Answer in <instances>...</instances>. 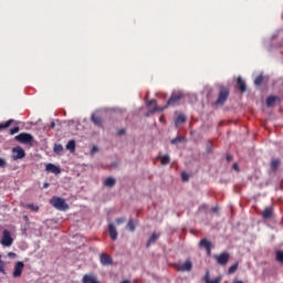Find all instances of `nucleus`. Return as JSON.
<instances>
[{"instance_id": "obj_1", "label": "nucleus", "mask_w": 283, "mask_h": 283, "mask_svg": "<svg viewBox=\"0 0 283 283\" xmlns=\"http://www.w3.org/2000/svg\"><path fill=\"white\" fill-rule=\"evenodd\" d=\"M50 203L59 211H66L67 209H70V206L65 202V199L61 197H53L50 200Z\"/></svg>"}, {"instance_id": "obj_2", "label": "nucleus", "mask_w": 283, "mask_h": 283, "mask_svg": "<svg viewBox=\"0 0 283 283\" xmlns=\"http://www.w3.org/2000/svg\"><path fill=\"white\" fill-rule=\"evenodd\" d=\"M230 95V90L226 86H220L219 96L214 102V105L223 106Z\"/></svg>"}, {"instance_id": "obj_3", "label": "nucleus", "mask_w": 283, "mask_h": 283, "mask_svg": "<svg viewBox=\"0 0 283 283\" xmlns=\"http://www.w3.org/2000/svg\"><path fill=\"white\" fill-rule=\"evenodd\" d=\"M14 140L20 143V144H23V145L32 146V144L34 142V137L30 133H20L19 135H17L14 137Z\"/></svg>"}, {"instance_id": "obj_4", "label": "nucleus", "mask_w": 283, "mask_h": 283, "mask_svg": "<svg viewBox=\"0 0 283 283\" xmlns=\"http://www.w3.org/2000/svg\"><path fill=\"white\" fill-rule=\"evenodd\" d=\"M12 159L14 161L24 159L27 157L25 150L21 146H15L12 148Z\"/></svg>"}, {"instance_id": "obj_5", "label": "nucleus", "mask_w": 283, "mask_h": 283, "mask_svg": "<svg viewBox=\"0 0 283 283\" xmlns=\"http://www.w3.org/2000/svg\"><path fill=\"white\" fill-rule=\"evenodd\" d=\"M175 269L179 272H190L192 270V262L187 259L184 263H175Z\"/></svg>"}, {"instance_id": "obj_6", "label": "nucleus", "mask_w": 283, "mask_h": 283, "mask_svg": "<svg viewBox=\"0 0 283 283\" xmlns=\"http://www.w3.org/2000/svg\"><path fill=\"white\" fill-rule=\"evenodd\" d=\"M24 268H25V263L23 261H17L12 272L13 279L21 277L23 274Z\"/></svg>"}, {"instance_id": "obj_7", "label": "nucleus", "mask_w": 283, "mask_h": 283, "mask_svg": "<svg viewBox=\"0 0 283 283\" xmlns=\"http://www.w3.org/2000/svg\"><path fill=\"white\" fill-rule=\"evenodd\" d=\"M1 244L3 247H11L13 244V238L11 235V231L8 229L3 230L2 239H1Z\"/></svg>"}, {"instance_id": "obj_8", "label": "nucleus", "mask_w": 283, "mask_h": 283, "mask_svg": "<svg viewBox=\"0 0 283 283\" xmlns=\"http://www.w3.org/2000/svg\"><path fill=\"white\" fill-rule=\"evenodd\" d=\"M99 262L104 266H109L114 264V259L112 258V255L104 252V253H101L99 255Z\"/></svg>"}, {"instance_id": "obj_9", "label": "nucleus", "mask_w": 283, "mask_h": 283, "mask_svg": "<svg viewBox=\"0 0 283 283\" xmlns=\"http://www.w3.org/2000/svg\"><path fill=\"white\" fill-rule=\"evenodd\" d=\"M182 98L181 93H172L167 102V106H176Z\"/></svg>"}, {"instance_id": "obj_10", "label": "nucleus", "mask_w": 283, "mask_h": 283, "mask_svg": "<svg viewBox=\"0 0 283 283\" xmlns=\"http://www.w3.org/2000/svg\"><path fill=\"white\" fill-rule=\"evenodd\" d=\"M82 283H101L95 273H86L82 277Z\"/></svg>"}, {"instance_id": "obj_11", "label": "nucleus", "mask_w": 283, "mask_h": 283, "mask_svg": "<svg viewBox=\"0 0 283 283\" xmlns=\"http://www.w3.org/2000/svg\"><path fill=\"white\" fill-rule=\"evenodd\" d=\"M199 247L206 249L208 256L211 255L212 243L210 240H208L206 238L201 239L199 242Z\"/></svg>"}, {"instance_id": "obj_12", "label": "nucleus", "mask_w": 283, "mask_h": 283, "mask_svg": "<svg viewBox=\"0 0 283 283\" xmlns=\"http://www.w3.org/2000/svg\"><path fill=\"white\" fill-rule=\"evenodd\" d=\"M214 259L218 261V263L220 265H226L228 263L229 259H230V255H229V253L223 252L219 255H216Z\"/></svg>"}, {"instance_id": "obj_13", "label": "nucleus", "mask_w": 283, "mask_h": 283, "mask_svg": "<svg viewBox=\"0 0 283 283\" xmlns=\"http://www.w3.org/2000/svg\"><path fill=\"white\" fill-rule=\"evenodd\" d=\"M108 232L113 241L118 240V231L116 230V226H114V223L108 224Z\"/></svg>"}, {"instance_id": "obj_14", "label": "nucleus", "mask_w": 283, "mask_h": 283, "mask_svg": "<svg viewBox=\"0 0 283 283\" xmlns=\"http://www.w3.org/2000/svg\"><path fill=\"white\" fill-rule=\"evenodd\" d=\"M45 170L54 175H60L61 172V168L54 164H46Z\"/></svg>"}, {"instance_id": "obj_15", "label": "nucleus", "mask_w": 283, "mask_h": 283, "mask_svg": "<svg viewBox=\"0 0 283 283\" xmlns=\"http://www.w3.org/2000/svg\"><path fill=\"white\" fill-rule=\"evenodd\" d=\"M116 186V178L108 177L104 180V187L106 188H114Z\"/></svg>"}, {"instance_id": "obj_16", "label": "nucleus", "mask_w": 283, "mask_h": 283, "mask_svg": "<svg viewBox=\"0 0 283 283\" xmlns=\"http://www.w3.org/2000/svg\"><path fill=\"white\" fill-rule=\"evenodd\" d=\"M91 122L96 126H103V119L96 114H92Z\"/></svg>"}, {"instance_id": "obj_17", "label": "nucleus", "mask_w": 283, "mask_h": 283, "mask_svg": "<svg viewBox=\"0 0 283 283\" xmlns=\"http://www.w3.org/2000/svg\"><path fill=\"white\" fill-rule=\"evenodd\" d=\"M205 282L206 283H220L221 282V276H217L216 279L210 280L209 271H207V273L205 275Z\"/></svg>"}, {"instance_id": "obj_18", "label": "nucleus", "mask_w": 283, "mask_h": 283, "mask_svg": "<svg viewBox=\"0 0 283 283\" xmlns=\"http://www.w3.org/2000/svg\"><path fill=\"white\" fill-rule=\"evenodd\" d=\"M159 237H160L159 233L154 232L151 234V237L149 238V240H148V242L146 244V248L148 249L151 244H154L158 240Z\"/></svg>"}, {"instance_id": "obj_19", "label": "nucleus", "mask_w": 283, "mask_h": 283, "mask_svg": "<svg viewBox=\"0 0 283 283\" xmlns=\"http://www.w3.org/2000/svg\"><path fill=\"white\" fill-rule=\"evenodd\" d=\"M238 87H239V91L241 93H245L247 92V84L244 83L242 77H238Z\"/></svg>"}, {"instance_id": "obj_20", "label": "nucleus", "mask_w": 283, "mask_h": 283, "mask_svg": "<svg viewBox=\"0 0 283 283\" xmlns=\"http://www.w3.org/2000/svg\"><path fill=\"white\" fill-rule=\"evenodd\" d=\"M13 123L14 119H8L6 123H0V132L10 128Z\"/></svg>"}, {"instance_id": "obj_21", "label": "nucleus", "mask_w": 283, "mask_h": 283, "mask_svg": "<svg viewBox=\"0 0 283 283\" xmlns=\"http://www.w3.org/2000/svg\"><path fill=\"white\" fill-rule=\"evenodd\" d=\"M280 166H281V160L279 158H273L271 161V169L273 171H276Z\"/></svg>"}, {"instance_id": "obj_22", "label": "nucleus", "mask_w": 283, "mask_h": 283, "mask_svg": "<svg viewBox=\"0 0 283 283\" xmlns=\"http://www.w3.org/2000/svg\"><path fill=\"white\" fill-rule=\"evenodd\" d=\"M272 214H273V209L268 207L264 209L262 217L263 219H271Z\"/></svg>"}, {"instance_id": "obj_23", "label": "nucleus", "mask_w": 283, "mask_h": 283, "mask_svg": "<svg viewBox=\"0 0 283 283\" xmlns=\"http://www.w3.org/2000/svg\"><path fill=\"white\" fill-rule=\"evenodd\" d=\"M147 106H154V108L150 111V114L158 112L156 99L148 101Z\"/></svg>"}, {"instance_id": "obj_24", "label": "nucleus", "mask_w": 283, "mask_h": 283, "mask_svg": "<svg viewBox=\"0 0 283 283\" xmlns=\"http://www.w3.org/2000/svg\"><path fill=\"white\" fill-rule=\"evenodd\" d=\"M66 149L70 151H74L76 149V142L74 139L69 140L66 144Z\"/></svg>"}, {"instance_id": "obj_25", "label": "nucleus", "mask_w": 283, "mask_h": 283, "mask_svg": "<svg viewBox=\"0 0 283 283\" xmlns=\"http://www.w3.org/2000/svg\"><path fill=\"white\" fill-rule=\"evenodd\" d=\"M277 101V97L276 96H269L266 98V106L268 107H272Z\"/></svg>"}, {"instance_id": "obj_26", "label": "nucleus", "mask_w": 283, "mask_h": 283, "mask_svg": "<svg viewBox=\"0 0 283 283\" xmlns=\"http://www.w3.org/2000/svg\"><path fill=\"white\" fill-rule=\"evenodd\" d=\"M24 208L30 209L31 211H34V212H39L40 211V207L34 205V203H27L24 206Z\"/></svg>"}, {"instance_id": "obj_27", "label": "nucleus", "mask_w": 283, "mask_h": 283, "mask_svg": "<svg viewBox=\"0 0 283 283\" xmlns=\"http://www.w3.org/2000/svg\"><path fill=\"white\" fill-rule=\"evenodd\" d=\"M0 273L6 275L7 271H6V262L2 260V254H0Z\"/></svg>"}, {"instance_id": "obj_28", "label": "nucleus", "mask_w": 283, "mask_h": 283, "mask_svg": "<svg viewBox=\"0 0 283 283\" xmlns=\"http://www.w3.org/2000/svg\"><path fill=\"white\" fill-rule=\"evenodd\" d=\"M126 230H128L129 232H134L135 231V223L133 219H129L127 226H126Z\"/></svg>"}, {"instance_id": "obj_29", "label": "nucleus", "mask_w": 283, "mask_h": 283, "mask_svg": "<svg viewBox=\"0 0 283 283\" xmlns=\"http://www.w3.org/2000/svg\"><path fill=\"white\" fill-rule=\"evenodd\" d=\"M53 150L55 154H61L63 153V145L61 144H55L54 147H53Z\"/></svg>"}, {"instance_id": "obj_30", "label": "nucleus", "mask_w": 283, "mask_h": 283, "mask_svg": "<svg viewBox=\"0 0 283 283\" xmlns=\"http://www.w3.org/2000/svg\"><path fill=\"white\" fill-rule=\"evenodd\" d=\"M186 122V116L184 114L178 115V117L176 118V124H184Z\"/></svg>"}, {"instance_id": "obj_31", "label": "nucleus", "mask_w": 283, "mask_h": 283, "mask_svg": "<svg viewBox=\"0 0 283 283\" xmlns=\"http://www.w3.org/2000/svg\"><path fill=\"white\" fill-rule=\"evenodd\" d=\"M238 270V263H234L232 264L229 270H228V274L231 275V274H234Z\"/></svg>"}, {"instance_id": "obj_32", "label": "nucleus", "mask_w": 283, "mask_h": 283, "mask_svg": "<svg viewBox=\"0 0 283 283\" xmlns=\"http://www.w3.org/2000/svg\"><path fill=\"white\" fill-rule=\"evenodd\" d=\"M169 163H170L169 155H164L161 158V165L167 166V165H169Z\"/></svg>"}, {"instance_id": "obj_33", "label": "nucleus", "mask_w": 283, "mask_h": 283, "mask_svg": "<svg viewBox=\"0 0 283 283\" xmlns=\"http://www.w3.org/2000/svg\"><path fill=\"white\" fill-rule=\"evenodd\" d=\"M276 261L283 264V251L282 250L276 251Z\"/></svg>"}, {"instance_id": "obj_34", "label": "nucleus", "mask_w": 283, "mask_h": 283, "mask_svg": "<svg viewBox=\"0 0 283 283\" xmlns=\"http://www.w3.org/2000/svg\"><path fill=\"white\" fill-rule=\"evenodd\" d=\"M263 80H264L263 75H259V76L254 80V84H255L256 86H260V85H262Z\"/></svg>"}, {"instance_id": "obj_35", "label": "nucleus", "mask_w": 283, "mask_h": 283, "mask_svg": "<svg viewBox=\"0 0 283 283\" xmlns=\"http://www.w3.org/2000/svg\"><path fill=\"white\" fill-rule=\"evenodd\" d=\"M20 133V126H14L10 129V135L13 136L15 134Z\"/></svg>"}, {"instance_id": "obj_36", "label": "nucleus", "mask_w": 283, "mask_h": 283, "mask_svg": "<svg viewBox=\"0 0 283 283\" xmlns=\"http://www.w3.org/2000/svg\"><path fill=\"white\" fill-rule=\"evenodd\" d=\"M182 142V137L181 136H177L175 138L171 139V145H176L178 143Z\"/></svg>"}, {"instance_id": "obj_37", "label": "nucleus", "mask_w": 283, "mask_h": 283, "mask_svg": "<svg viewBox=\"0 0 283 283\" xmlns=\"http://www.w3.org/2000/svg\"><path fill=\"white\" fill-rule=\"evenodd\" d=\"M7 166H8L7 160L0 157V168H6Z\"/></svg>"}, {"instance_id": "obj_38", "label": "nucleus", "mask_w": 283, "mask_h": 283, "mask_svg": "<svg viewBox=\"0 0 283 283\" xmlns=\"http://www.w3.org/2000/svg\"><path fill=\"white\" fill-rule=\"evenodd\" d=\"M125 220H126V218L119 217V218L116 219V223H117L118 226H120V224H123V223L125 222Z\"/></svg>"}, {"instance_id": "obj_39", "label": "nucleus", "mask_w": 283, "mask_h": 283, "mask_svg": "<svg viewBox=\"0 0 283 283\" xmlns=\"http://www.w3.org/2000/svg\"><path fill=\"white\" fill-rule=\"evenodd\" d=\"M181 178H182L184 181H188L189 180V176L187 174H185V172H182Z\"/></svg>"}, {"instance_id": "obj_40", "label": "nucleus", "mask_w": 283, "mask_h": 283, "mask_svg": "<svg viewBox=\"0 0 283 283\" xmlns=\"http://www.w3.org/2000/svg\"><path fill=\"white\" fill-rule=\"evenodd\" d=\"M125 133H126V129H125V128H122V129H119V130L117 132L118 136H123V135H125Z\"/></svg>"}, {"instance_id": "obj_41", "label": "nucleus", "mask_w": 283, "mask_h": 283, "mask_svg": "<svg viewBox=\"0 0 283 283\" xmlns=\"http://www.w3.org/2000/svg\"><path fill=\"white\" fill-rule=\"evenodd\" d=\"M94 153H98V146H94V147L92 148V154H94Z\"/></svg>"}, {"instance_id": "obj_42", "label": "nucleus", "mask_w": 283, "mask_h": 283, "mask_svg": "<svg viewBox=\"0 0 283 283\" xmlns=\"http://www.w3.org/2000/svg\"><path fill=\"white\" fill-rule=\"evenodd\" d=\"M48 188H50V182H44L43 189H48Z\"/></svg>"}, {"instance_id": "obj_43", "label": "nucleus", "mask_w": 283, "mask_h": 283, "mask_svg": "<svg viewBox=\"0 0 283 283\" xmlns=\"http://www.w3.org/2000/svg\"><path fill=\"white\" fill-rule=\"evenodd\" d=\"M54 127H56V124L54 122H51L50 128L54 129Z\"/></svg>"}, {"instance_id": "obj_44", "label": "nucleus", "mask_w": 283, "mask_h": 283, "mask_svg": "<svg viewBox=\"0 0 283 283\" xmlns=\"http://www.w3.org/2000/svg\"><path fill=\"white\" fill-rule=\"evenodd\" d=\"M233 169L237 171L239 170L238 164H233Z\"/></svg>"}, {"instance_id": "obj_45", "label": "nucleus", "mask_w": 283, "mask_h": 283, "mask_svg": "<svg viewBox=\"0 0 283 283\" xmlns=\"http://www.w3.org/2000/svg\"><path fill=\"white\" fill-rule=\"evenodd\" d=\"M227 160H228V161H231V160H232V156H231V155H228V156H227Z\"/></svg>"}, {"instance_id": "obj_46", "label": "nucleus", "mask_w": 283, "mask_h": 283, "mask_svg": "<svg viewBox=\"0 0 283 283\" xmlns=\"http://www.w3.org/2000/svg\"><path fill=\"white\" fill-rule=\"evenodd\" d=\"M218 210H219L218 207H213V208H212V211H213V212H218Z\"/></svg>"}, {"instance_id": "obj_47", "label": "nucleus", "mask_w": 283, "mask_h": 283, "mask_svg": "<svg viewBox=\"0 0 283 283\" xmlns=\"http://www.w3.org/2000/svg\"><path fill=\"white\" fill-rule=\"evenodd\" d=\"M120 283H130V281L129 280H124Z\"/></svg>"}, {"instance_id": "obj_48", "label": "nucleus", "mask_w": 283, "mask_h": 283, "mask_svg": "<svg viewBox=\"0 0 283 283\" xmlns=\"http://www.w3.org/2000/svg\"><path fill=\"white\" fill-rule=\"evenodd\" d=\"M12 255H14L13 252H9V253H8V256H12Z\"/></svg>"}, {"instance_id": "obj_49", "label": "nucleus", "mask_w": 283, "mask_h": 283, "mask_svg": "<svg viewBox=\"0 0 283 283\" xmlns=\"http://www.w3.org/2000/svg\"><path fill=\"white\" fill-rule=\"evenodd\" d=\"M233 283H244L243 281H234Z\"/></svg>"}, {"instance_id": "obj_50", "label": "nucleus", "mask_w": 283, "mask_h": 283, "mask_svg": "<svg viewBox=\"0 0 283 283\" xmlns=\"http://www.w3.org/2000/svg\"><path fill=\"white\" fill-rule=\"evenodd\" d=\"M24 219H25V220H28V219H29V217H28V216H24Z\"/></svg>"}]
</instances>
